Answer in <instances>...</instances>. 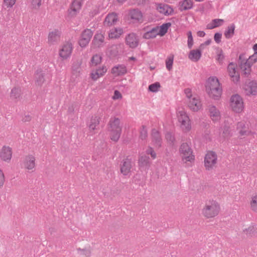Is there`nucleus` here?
<instances>
[{
	"mask_svg": "<svg viewBox=\"0 0 257 257\" xmlns=\"http://www.w3.org/2000/svg\"><path fill=\"white\" fill-rule=\"evenodd\" d=\"M82 4V0H74L68 11V17L70 18L75 17L79 12Z\"/></svg>",
	"mask_w": 257,
	"mask_h": 257,
	"instance_id": "nucleus-8",
	"label": "nucleus"
},
{
	"mask_svg": "<svg viewBox=\"0 0 257 257\" xmlns=\"http://www.w3.org/2000/svg\"><path fill=\"white\" fill-rule=\"evenodd\" d=\"M32 119V117L29 114H25L24 116L22 118V121L23 122H29Z\"/></svg>",
	"mask_w": 257,
	"mask_h": 257,
	"instance_id": "nucleus-62",
	"label": "nucleus"
},
{
	"mask_svg": "<svg viewBox=\"0 0 257 257\" xmlns=\"http://www.w3.org/2000/svg\"><path fill=\"white\" fill-rule=\"evenodd\" d=\"M126 44L132 48H136L139 44V40L136 34L132 33L125 37Z\"/></svg>",
	"mask_w": 257,
	"mask_h": 257,
	"instance_id": "nucleus-16",
	"label": "nucleus"
},
{
	"mask_svg": "<svg viewBox=\"0 0 257 257\" xmlns=\"http://www.w3.org/2000/svg\"><path fill=\"white\" fill-rule=\"evenodd\" d=\"M219 203L215 200H206L202 209V214L206 218H211L217 216L220 211Z\"/></svg>",
	"mask_w": 257,
	"mask_h": 257,
	"instance_id": "nucleus-1",
	"label": "nucleus"
},
{
	"mask_svg": "<svg viewBox=\"0 0 257 257\" xmlns=\"http://www.w3.org/2000/svg\"><path fill=\"white\" fill-rule=\"evenodd\" d=\"M206 27H207V29H209V30H211V29H213L216 28L215 26L213 24V21H212L211 22V23H210L208 24H207Z\"/></svg>",
	"mask_w": 257,
	"mask_h": 257,
	"instance_id": "nucleus-63",
	"label": "nucleus"
},
{
	"mask_svg": "<svg viewBox=\"0 0 257 257\" xmlns=\"http://www.w3.org/2000/svg\"><path fill=\"white\" fill-rule=\"evenodd\" d=\"M42 5V0H32L31 6L33 9L38 10Z\"/></svg>",
	"mask_w": 257,
	"mask_h": 257,
	"instance_id": "nucleus-48",
	"label": "nucleus"
},
{
	"mask_svg": "<svg viewBox=\"0 0 257 257\" xmlns=\"http://www.w3.org/2000/svg\"><path fill=\"white\" fill-rule=\"evenodd\" d=\"M188 47L189 49L192 47L193 45V39L191 31L188 32Z\"/></svg>",
	"mask_w": 257,
	"mask_h": 257,
	"instance_id": "nucleus-49",
	"label": "nucleus"
},
{
	"mask_svg": "<svg viewBox=\"0 0 257 257\" xmlns=\"http://www.w3.org/2000/svg\"><path fill=\"white\" fill-rule=\"evenodd\" d=\"M243 231L247 235L251 236L257 233V228L254 225H250L243 229Z\"/></svg>",
	"mask_w": 257,
	"mask_h": 257,
	"instance_id": "nucleus-41",
	"label": "nucleus"
},
{
	"mask_svg": "<svg viewBox=\"0 0 257 257\" xmlns=\"http://www.w3.org/2000/svg\"><path fill=\"white\" fill-rule=\"evenodd\" d=\"M217 161V156L213 151H208L204 157V166L207 170H212L216 166Z\"/></svg>",
	"mask_w": 257,
	"mask_h": 257,
	"instance_id": "nucleus-4",
	"label": "nucleus"
},
{
	"mask_svg": "<svg viewBox=\"0 0 257 257\" xmlns=\"http://www.w3.org/2000/svg\"><path fill=\"white\" fill-rule=\"evenodd\" d=\"M117 21L118 17L116 13H109L105 17L103 25L105 26H111L115 25Z\"/></svg>",
	"mask_w": 257,
	"mask_h": 257,
	"instance_id": "nucleus-20",
	"label": "nucleus"
},
{
	"mask_svg": "<svg viewBox=\"0 0 257 257\" xmlns=\"http://www.w3.org/2000/svg\"><path fill=\"white\" fill-rule=\"evenodd\" d=\"M93 34V32L90 29L83 30L78 42L80 46L82 48L85 47L89 43Z\"/></svg>",
	"mask_w": 257,
	"mask_h": 257,
	"instance_id": "nucleus-7",
	"label": "nucleus"
},
{
	"mask_svg": "<svg viewBox=\"0 0 257 257\" xmlns=\"http://www.w3.org/2000/svg\"><path fill=\"white\" fill-rule=\"evenodd\" d=\"M123 33V30L121 28L112 29L109 34L108 36L110 39H116L120 37Z\"/></svg>",
	"mask_w": 257,
	"mask_h": 257,
	"instance_id": "nucleus-30",
	"label": "nucleus"
},
{
	"mask_svg": "<svg viewBox=\"0 0 257 257\" xmlns=\"http://www.w3.org/2000/svg\"><path fill=\"white\" fill-rule=\"evenodd\" d=\"M148 137V131L145 125H142L140 132V138L142 140H146Z\"/></svg>",
	"mask_w": 257,
	"mask_h": 257,
	"instance_id": "nucleus-44",
	"label": "nucleus"
},
{
	"mask_svg": "<svg viewBox=\"0 0 257 257\" xmlns=\"http://www.w3.org/2000/svg\"><path fill=\"white\" fill-rule=\"evenodd\" d=\"M231 110L235 113H241L244 109V103L242 97L238 94H234L230 98Z\"/></svg>",
	"mask_w": 257,
	"mask_h": 257,
	"instance_id": "nucleus-3",
	"label": "nucleus"
},
{
	"mask_svg": "<svg viewBox=\"0 0 257 257\" xmlns=\"http://www.w3.org/2000/svg\"><path fill=\"white\" fill-rule=\"evenodd\" d=\"M21 95V89L18 87L13 88L10 93V97L12 99H17L19 98Z\"/></svg>",
	"mask_w": 257,
	"mask_h": 257,
	"instance_id": "nucleus-38",
	"label": "nucleus"
},
{
	"mask_svg": "<svg viewBox=\"0 0 257 257\" xmlns=\"http://www.w3.org/2000/svg\"><path fill=\"white\" fill-rule=\"evenodd\" d=\"M64 46H63L59 51V56L60 57V63L59 64V66L62 67L63 65V60L64 59Z\"/></svg>",
	"mask_w": 257,
	"mask_h": 257,
	"instance_id": "nucleus-50",
	"label": "nucleus"
},
{
	"mask_svg": "<svg viewBox=\"0 0 257 257\" xmlns=\"http://www.w3.org/2000/svg\"><path fill=\"white\" fill-rule=\"evenodd\" d=\"M158 29L159 27L158 26L153 27L151 29V31H148L144 34L143 38L145 39H151L155 38L158 35Z\"/></svg>",
	"mask_w": 257,
	"mask_h": 257,
	"instance_id": "nucleus-28",
	"label": "nucleus"
},
{
	"mask_svg": "<svg viewBox=\"0 0 257 257\" xmlns=\"http://www.w3.org/2000/svg\"><path fill=\"white\" fill-rule=\"evenodd\" d=\"M104 35L101 32L97 31L92 40V44L94 48H100L104 44Z\"/></svg>",
	"mask_w": 257,
	"mask_h": 257,
	"instance_id": "nucleus-10",
	"label": "nucleus"
},
{
	"mask_svg": "<svg viewBox=\"0 0 257 257\" xmlns=\"http://www.w3.org/2000/svg\"><path fill=\"white\" fill-rule=\"evenodd\" d=\"M179 151L182 155L183 160L191 162L194 160L195 157L192 154V150L187 143L182 144L180 147Z\"/></svg>",
	"mask_w": 257,
	"mask_h": 257,
	"instance_id": "nucleus-5",
	"label": "nucleus"
},
{
	"mask_svg": "<svg viewBox=\"0 0 257 257\" xmlns=\"http://www.w3.org/2000/svg\"><path fill=\"white\" fill-rule=\"evenodd\" d=\"M209 115L213 121H218L220 119V111L215 105H209L207 107Z\"/></svg>",
	"mask_w": 257,
	"mask_h": 257,
	"instance_id": "nucleus-14",
	"label": "nucleus"
},
{
	"mask_svg": "<svg viewBox=\"0 0 257 257\" xmlns=\"http://www.w3.org/2000/svg\"><path fill=\"white\" fill-rule=\"evenodd\" d=\"M171 24L170 23H164L160 26L159 32H158V35L161 36H164L168 31V30L170 27H171Z\"/></svg>",
	"mask_w": 257,
	"mask_h": 257,
	"instance_id": "nucleus-40",
	"label": "nucleus"
},
{
	"mask_svg": "<svg viewBox=\"0 0 257 257\" xmlns=\"http://www.w3.org/2000/svg\"><path fill=\"white\" fill-rule=\"evenodd\" d=\"M235 28V26L234 24H231L227 27L224 33V36L226 38L230 39L232 37L234 34Z\"/></svg>",
	"mask_w": 257,
	"mask_h": 257,
	"instance_id": "nucleus-34",
	"label": "nucleus"
},
{
	"mask_svg": "<svg viewBox=\"0 0 257 257\" xmlns=\"http://www.w3.org/2000/svg\"><path fill=\"white\" fill-rule=\"evenodd\" d=\"M206 91L221 88L218 79L216 77L209 78L206 86Z\"/></svg>",
	"mask_w": 257,
	"mask_h": 257,
	"instance_id": "nucleus-19",
	"label": "nucleus"
},
{
	"mask_svg": "<svg viewBox=\"0 0 257 257\" xmlns=\"http://www.w3.org/2000/svg\"><path fill=\"white\" fill-rule=\"evenodd\" d=\"M78 253L81 255H83L86 257H90L91 254V251L90 248H85L83 249H81L80 248H78L77 249Z\"/></svg>",
	"mask_w": 257,
	"mask_h": 257,
	"instance_id": "nucleus-43",
	"label": "nucleus"
},
{
	"mask_svg": "<svg viewBox=\"0 0 257 257\" xmlns=\"http://www.w3.org/2000/svg\"><path fill=\"white\" fill-rule=\"evenodd\" d=\"M159 10L161 13L168 16L171 15L174 12L173 8L168 5L160 6Z\"/></svg>",
	"mask_w": 257,
	"mask_h": 257,
	"instance_id": "nucleus-33",
	"label": "nucleus"
},
{
	"mask_svg": "<svg viewBox=\"0 0 257 257\" xmlns=\"http://www.w3.org/2000/svg\"><path fill=\"white\" fill-rule=\"evenodd\" d=\"M201 51L200 50H192L188 54V58L193 62H197L201 57Z\"/></svg>",
	"mask_w": 257,
	"mask_h": 257,
	"instance_id": "nucleus-29",
	"label": "nucleus"
},
{
	"mask_svg": "<svg viewBox=\"0 0 257 257\" xmlns=\"http://www.w3.org/2000/svg\"><path fill=\"white\" fill-rule=\"evenodd\" d=\"M100 118L98 116H92L89 124V128L92 131L96 129V126L99 124Z\"/></svg>",
	"mask_w": 257,
	"mask_h": 257,
	"instance_id": "nucleus-36",
	"label": "nucleus"
},
{
	"mask_svg": "<svg viewBox=\"0 0 257 257\" xmlns=\"http://www.w3.org/2000/svg\"><path fill=\"white\" fill-rule=\"evenodd\" d=\"M255 55L256 54H254L252 56H250L248 59V61H249V63H251V65L257 61V56Z\"/></svg>",
	"mask_w": 257,
	"mask_h": 257,
	"instance_id": "nucleus-59",
	"label": "nucleus"
},
{
	"mask_svg": "<svg viewBox=\"0 0 257 257\" xmlns=\"http://www.w3.org/2000/svg\"><path fill=\"white\" fill-rule=\"evenodd\" d=\"M146 152L147 154L150 155L151 157L153 159H155L156 158V154L154 152L153 148L149 147L147 149Z\"/></svg>",
	"mask_w": 257,
	"mask_h": 257,
	"instance_id": "nucleus-52",
	"label": "nucleus"
},
{
	"mask_svg": "<svg viewBox=\"0 0 257 257\" xmlns=\"http://www.w3.org/2000/svg\"><path fill=\"white\" fill-rule=\"evenodd\" d=\"M122 98V95L120 92L118 90H115L114 92V95L112 96V98L114 100L120 99Z\"/></svg>",
	"mask_w": 257,
	"mask_h": 257,
	"instance_id": "nucleus-58",
	"label": "nucleus"
},
{
	"mask_svg": "<svg viewBox=\"0 0 257 257\" xmlns=\"http://www.w3.org/2000/svg\"><path fill=\"white\" fill-rule=\"evenodd\" d=\"M188 105L194 111H197L202 106L201 102L197 96H193L189 99Z\"/></svg>",
	"mask_w": 257,
	"mask_h": 257,
	"instance_id": "nucleus-15",
	"label": "nucleus"
},
{
	"mask_svg": "<svg viewBox=\"0 0 257 257\" xmlns=\"http://www.w3.org/2000/svg\"><path fill=\"white\" fill-rule=\"evenodd\" d=\"M126 68L124 65H116L111 69V73L115 76L123 75L126 73Z\"/></svg>",
	"mask_w": 257,
	"mask_h": 257,
	"instance_id": "nucleus-24",
	"label": "nucleus"
},
{
	"mask_svg": "<svg viewBox=\"0 0 257 257\" xmlns=\"http://www.w3.org/2000/svg\"><path fill=\"white\" fill-rule=\"evenodd\" d=\"M16 0H4V4L7 7L11 8L15 4Z\"/></svg>",
	"mask_w": 257,
	"mask_h": 257,
	"instance_id": "nucleus-55",
	"label": "nucleus"
},
{
	"mask_svg": "<svg viewBox=\"0 0 257 257\" xmlns=\"http://www.w3.org/2000/svg\"><path fill=\"white\" fill-rule=\"evenodd\" d=\"M133 167V162L131 159L127 157L123 159L120 165V172L124 176L129 174Z\"/></svg>",
	"mask_w": 257,
	"mask_h": 257,
	"instance_id": "nucleus-9",
	"label": "nucleus"
},
{
	"mask_svg": "<svg viewBox=\"0 0 257 257\" xmlns=\"http://www.w3.org/2000/svg\"><path fill=\"white\" fill-rule=\"evenodd\" d=\"M224 58V56L223 54V52L222 50L217 54V59L219 62L220 63H222L223 59Z\"/></svg>",
	"mask_w": 257,
	"mask_h": 257,
	"instance_id": "nucleus-61",
	"label": "nucleus"
},
{
	"mask_svg": "<svg viewBox=\"0 0 257 257\" xmlns=\"http://www.w3.org/2000/svg\"><path fill=\"white\" fill-rule=\"evenodd\" d=\"M107 68L106 66H103L101 67L92 71L90 74L91 78L94 81L97 80L99 78L103 76L106 72Z\"/></svg>",
	"mask_w": 257,
	"mask_h": 257,
	"instance_id": "nucleus-22",
	"label": "nucleus"
},
{
	"mask_svg": "<svg viewBox=\"0 0 257 257\" xmlns=\"http://www.w3.org/2000/svg\"><path fill=\"white\" fill-rule=\"evenodd\" d=\"M184 92L189 99H190L191 98H192L194 96L192 95L191 89L190 88H186L184 90Z\"/></svg>",
	"mask_w": 257,
	"mask_h": 257,
	"instance_id": "nucleus-60",
	"label": "nucleus"
},
{
	"mask_svg": "<svg viewBox=\"0 0 257 257\" xmlns=\"http://www.w3.org/2000/svg\"><path fill=\"white\" fill-rule=\"evenodd\" d=\"M222 134H223V137L224 138H227L230 137L231 134H230V130L229 127H228L227 126H225L223 127Z\"/></svg>",
	"mask_w": 257,
	"mask_h": 257,
	"instance_id": "nucleus-51",
	"label": "nucleus"
},
{
	"mask_svg": "<svg viewBox=\"0 0 257 257\" xmlns=\"http://www.w3.org/2000/svg\"><path fill=\"white\" fill-rule=\"evenodd\" d=\"M212 21H213V24L215 26L216 28L222 26L224 23L223 19H215Z\"/></svg>",
	"mask_w": 257,
	"mask_h": 257,
	"instance_id": "nucleus-54",
	"label": "nucleus"
},
{
	"mask_svg": "<svg viewBox=\"0 0 257 257\" xmlns=\"http://www.w3.org/2000/svg\"><path fill=\"white\" fill-rule=\"evenodd\" d=\"M45 81V73L41 70H37L35 74V84L41 86Z\"/></svg>",
	"mask_w": 257,
	"mask_h": 257,
	"instance_id": "nucleus-23",
	"label": "nucleus"
},
{
	"mask_svg": "<svg viewBox=\"0 0 257 257\" xmlns=\"http://www.w3.org/2000/svg\"><path fill=\"white\" fill-rule=\"evenodd\" d=\"M236 128L241 136H247L250 133V131L246 130L245 122L244 121L238 122L236 125Z\"/></svg>",
	"mask_w": 257,
	"mask_h": 257,
	"instance_id": "nucleus-26",
	"label": "nucleus"
},
{
	"mask_svg": "<svg viewBox=\"0 0 257 257\" xmlns=\"http://www.w3.org/2000/svg\"><path fill=\"white\" fill-rule=\"evenodd\" d=\"M250 207L253 212L257 213V194L253 195L251 197Z\"/></svg>",
	"mask_w": 257,
	"mask_h": 257,
	"instance_id": "nucleus-39",
	"label": "nucleus"
},
{
	"mask_svg": "<svg viewBox=\"0 0 257 257\" xmlns=\"http://www.w3.org/2000/svg\"><path fill=\"white\" fill-rule=\"evenodd\" d=\"M174 56L173 55L169 56L166 60V65L167 69L170 71L172 69Z\"/></svg>",
	"mask_w": 257,
	"mask_h": 257,
	"instance_id": "nucleus-45",
	"label": "nucleus"
},
{
	"mask_svg": "<svg viewBox=\"0 0 257 257\" xmlns=\"http://www.w3.org/2000/svg\"><path fill=\"white\" fill-rule=\"evenodd\" d=\"M209 96L212 98L217 100L221 95L222 88L212 89L207 91Z\"/></svg>",
	"mask_w": 257,
	"mask_h": 257,
	"instance_id": "nucleus-32",
	"label": "nucleus"
},
{
	"mask_svg": "<svg viewBox=\"0 0 257 257\" xmlns=\"http://www.w3.org/2000/svg\"><path fill=\"white\" fill-rule=\"evenodd\" d=\"M251 66V63H249V61H248V62L245 63H242L241 65H239L240 68L241 69V70L244 72V74L245 75H247L250 74Z\"/></svg>",
	"mask_w": 257,
	"mask_h": 257,
	"instance_id": "nucleus-37",
	"label": "nucleus"
},
{
	"mask_svg": "<svg viewBox=\"0 0 257 257\" xmlns=\"http://www.w3.org/2000/svg\"><path fill=\"white\" fill-rule=\"evenodd\" d=\"M165 138L168 143H169L170 145L174 144L175 139L174 136L172 134L170 133H166L165 135Z\"/></svg>",
	"mask_w": 257,
	"mask_h": 257,
	"instance_id": "nucleus-47",
	"label": "nucleus"
},
{
	"mask_svg": "<svg viewBox=\"0 0 257 257\" xmlns=\"http://www.w3.org/2000/svg\"><path fill=\"white\" fill-rule=\"evenodd\" d=\"M74 43L68 41L65 43V59L70 57L73 49Z\"/></svg>",
	"mask_w": 257,
	"mask_h": 257,
	"instance_id": "nucleus-35",
	"label": "nucleus"
},
{
	"mask_svg": "<svg viewBox=\"0 0 257 257\" xmlns=\"http://www.w3.org/2000/svg\"><path fill=\"white\" fill-rule=\"evenodd\" d=\"M151 139L153 145L155 147L159 148L162 146V139L160 133L156 128L152 130Z\"/></svg>",
	"mask_w": 257,
	"mask_h": 257,
	"instance_id": "nucleus-12",
	"label": "nucleus"
},
{
	"mask_svg": "<svg viewBox=\"0 0 257 257\" xmlns=\"http://www.w3.org/2000/svg\"><path fill=\"white\" fill-rule=\"evenodd\" d=\"M197 36L200 37H203L205 35V33L202 31H199L197 32Z\"/></svg>",
	"mask_w": 257,
	"mask_h": 257,
	"instance_id": "nucleus-64",
	"label": "nucleus"
},
{
	"mask_svg": "<svg viewBox=\"0 0 257 257\" xmlns=\"http://www.w3.org/2000/svg\"><path fill=\"white\" fill-rule=\"evenodd\" d=\"M222 37V34L219 33H216L214 35V41L217 43H219L221 42V39Z\"/></svg>",
	"mask_w": 257,
	"mask_h": 257,
	"instance_id": "nucleus-57",
	"label": "nucleus"
},
{
	"mask_svg": "<svg viewBox=\"0 0 257 257\" xmlns=\"http://www.w3.org/2000/svg\"><path fill=\"white\" fill-rule=\"evenodd\" d=\"M5 181L4 174L2 170L0 169V187L3 186Z\"/></svg>",
	"mask_w": 257,
	"mask_h": 257,
	"instance_id": "nucleus-56",
	"label": "nucleus"
},
{
	"mask_svg": "<svg viewBox=\"0 0 257 257\" xmlns=\"http://www.w3.org/2000/svg\"><path fill=\"white\" fill-rule=\"evenodd\" d=\"M177 115L182 129L185 132L189 131L191 126L189 118L186 113L184 110H180L178 111Z\"/></svg>",
	"mask_w": 257,
	"mask_h": 257,
	"instance_id": "nucleus-6",
	"label": "nucleus"
},
{
	"mask_svg": "<svg viewBox=\"0 0 257 257\" xmlns=\"http://www.w3.org/2000/svg\"><path fill=\"white\" fill-rule=\"evenodd\" d=\"M108 131L110 132V137L111 140L117 142L121 134V126L118 118H110L108 123Z\"/></svg>",
	"mask_w": 257,
	"mask_h": 257,
	"instance_id": "nucleus-2",
	"label": "nucleus"
},
{
	"mask_svg": "<svg viewBox=\"0 0 257 257\" xmlns=\"http://www.w3.org/2000/svg\"><path fill=\"white\" fill-rule=\"evenodd\" d=\"M247 62H248V59L246 58L245 54H241L239 55L238 59L239 65H241L242 63H245Z\"/></svg>",
	"mask_w": 257,
	"mask_h": 257,
	"instance_id": "nucleus-53",
	"label": "nucleus"
},
{
	"mask_svg": "<svg viewBox=\"0 0 257 257\" xmlns=\"http://www.w3.org/2000/svg\"><path fill=\"white\" fill-rule=\"evenodd\" d=\"M245 90L247 94L256 95L257 94V82L252 81L246 86Z\"/></svg>",
	"mask_w": 257,
	"mask_h": 257,
	"instance_id": "nucleus-25",
	"label": "nucleus"
},
{
	"mask_svg": "<svg viewBox=\"0 0 257 257\" xmlns=\"http://www.w3.org/2000/svg\"><path fill=\"white\" fill-rule=\"evenodd\" d=\"M102 57L99 54H95L93 56L91 59L92 65L96 66L100 64L101 62Z\"/></svg>",
	"mask_w": 257,
	"mask_h": 257,
	"instance_id": "nucleus-42",
	"label": "nucleus"
},
{
	"mask_svg": "<svg viewBox=\"0 0 257 257\" xmlns=\"http://www.w3.org/2000/svg\"><path fill=\"white\" fill-rule=\"evenodd\" d=\"M12 149L9 147L4 146L0 153L1 159L6 162H9L12 158Z\"/></svg>",
	"mask_w": 257,
	"mask_h": 257,
	"instance_id": "nucleus-17",
	"label": "nucleus"
},
{
	"mask_svg": "<svg viewBox=\"0 0 257 257\" xmlns=\"http://www.w3.org/2000/svg\"><path fill=\"white\" fill-rule=\"evenodd\" d=\"M139 163L141 167H146L148 169L150 166L151 162L149 157L143 156L139 159Z\"/></svg>",
	"mask_w": 257,
	"mask_h": 257,
	"instance_id": "nucleus-31",
	"label": "nucleus"
},
{
	"mask_svg": "<svg viewBox=\"0 0 257 257\" xmlns=\"http://www.w3.org/2000/svg\"><path fill=\"white\" fill-rule=\"evenodd\" d=\"M35 157L32 155H28L24 158V166L28 170H32L35 167Z\"/></svg>",
	"mask_w": 257,
	"mask_h": 257,
	"instance_id": "nucleus-18",
	"label": "nucleus"
},
{
	"mask_svg": "<svg viewBox=\"0 0 257 257\" xmlns=\"http://www.w3.org/2000/svg\"><path fill=\"white\" fill-rule=\"evenodd\" d=\"M128 16L134 23H141L143 22V16L141 11L138 9H133L130 10Z\"/></svg>",
	"mask_w": 257,
	"mask_h": 257,
	"instance_id": "nucleus-11",
	"label": "nucleus"
},
{
	"mask_svg": "<svg viewBox=\"0 0 257 257\" xmlns=\"http://www.w3.org/2000/svg\"><path fill=\"white\" fill-rule=\"evenodd\" d=\"M160 87V83L159 82H156L149 85V90L153 92H156L158 91V88Z\"/></svg>",
	"mask_w": 257,
	"mask_h": 257,
	"instance_id": "nucleus-46",
	"label": "nucleus"
},
{
	"mask_svg": "<svg viewBox=\"0 0 257 257\" xmlns=\"http://www.w3.org/2000/svg\"><path fill=\"white\" fill-rule=\"evenodd\" d=\"M193 6V2L192 0H183L179 2V10L181 11L190 10Z\"/></svg>",
	"mask_w": 257,
	"mask_h": 257,
	"instance_id": "nucleus-27",
	"label": "nucleus"
},
{
	"mask_svg": "<svg viewBox=\"0 0 257 257\" xmlns=\"http://www.w3.org/2000/svg\"><path fill=\"white\" fill-rule=\"evenodd\" d=\"M236 68L237 65L233 62H230L227 66L229 75L234 82H237L239 79V75L236 71Z\"/></svg>",
	"mask_w": 257,
	"mask_h": 257,
	"instance_id": "nucleus-13",
	"label": "nucleus"
},
{
	"mask_svg": "<svg viewBox=\"0 0 257 257\" xmlns=\"http://www.w3.org/2000/svg\"><path fill=\"white\" fill-rule=\"evenodd\" d=\"M61 32L55 30L49 33L48 42L49 44H54L57 43L60 39Z\"/></svg>",
	"mask_w": 257,
	"mask_h": 257,
	"instance_id": "nucleus-21",
	"label": "nucleus"
}]
</instances>
